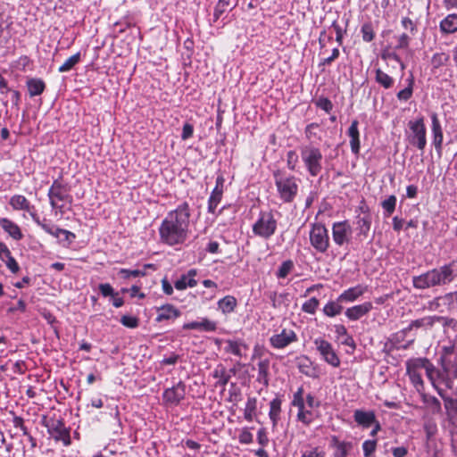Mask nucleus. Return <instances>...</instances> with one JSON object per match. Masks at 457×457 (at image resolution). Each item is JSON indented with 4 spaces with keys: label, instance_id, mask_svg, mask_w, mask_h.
Segmentation results:
<instances>
[{
    "label": "nucleus",
    "instance_id": "29",
    "mask_svg": "<svg viewBox=\"0 0 457 457\" xmlns=\"http://www.w3.org/2000/svg\"><path fill=\"white\" fill-rule=\"evenodd\" d=\"M196 276L195 270H190L186 274L182 275L180 278H179L175 282V287L178 290H184L187 287H194L197 285V281L195 277Z\"/></svg>",
    "mask_w": 457,
    "mask_h": 457
},
{
    "label": "nucleus",
    "instance_id": "13",
    "mask_svg": "<svg viewBox=\"0 0 457 457\" xmlns=\"http://www.w3.org/2000/svg\"><path fill=\"white\" fill-rule=\"evenodd\" d=\"M297 341L298 337L291 328H283L281 331L272 335L269 339L270 346L278 350L284 349Z\"/></svg>",
    "mask_w": 457,
    "mask_h": 457
},
{
    "label": "nucleus",
    "instance_id": "9",
    "mask_svg": "<svg viewBox=\"0 0 457 457\" xmlns=\"http://www.w3.org/2000/svg\"><path fill=\"white\" fill-rule=\"evenodd\" d=\"M353 228L348 220L332 224V239L337 246L348 245L352 240Z\"/></svg>",
    "mask_w": 457,
    "mask_h": 457
},
{
    "label": "nucleus",
    "instance_id": "10",
    "mask_svg": "<svg viewBox=\"0 0 457 457\" xmlns=\"http://www.w3.org/2000/svg\"><path fill=\"white\" fill-rule=\"evenodd\" d=\"M430 377L428 379L430 381L432 386L436 390L437 394L445 398V393L447 389H451L453 386V383L450 378L445 377L439 369H436L435 365L430 361Z\"/></svg>",
    "mask_w": 457,
    "mask_h": 457
},
{
    "label": "nucleus",
    "instance_id": "15",
    "mask_svg": "<svg viewBox=\"0 0 457 457\" xmlns=\"http://www.w3.org/2000/svg\"><path fill=\"white\" fill-rule=\"evenodd\" d=\"M47 431L49 435L56 441H62L64 445L71 444L70 432L65 428L64 424L61 420H53L47 425Z\"/></svg>",
    "mask_w": 457,
    "mask_h": 457
},
{
    "label": "nucleus",
    "instance_id": "49",
    "mask_svg": "<svg viewBox=\"0 0 457 457\" xmlns=\"http://www.w3.org/2000/svg\"><path fill=\"white\" fill-rule=\"evenodd\" d=\"M396 205V197L395 195H390L386 200L381 203V206L384 211L386 212V215H391L395 210Z\"/></svg>",
    "mask_w": 457,
    "mask_h": 457
},
{
    "label": "nucleus",
    "instance_id": "19",
    "mask_svg": "<svg viewBox=\"0 0 457 457\" xmlns=\"http://www.w3.org/2000/svg\"><path fill=\"white\" fill-rule=\"evenodd\" d=\"M431 132L433 136V145L436 152L440 154L443 148L444 135L441 123L436 112L431 114Z\"/></svg>",
    "mask_w": 457,
    "mask_h": 457
},
{
    "label": "nucleus",
    "instance_id": "11",
    "mask_svg": "<svg viewBox=\"0 0 457 457\" xmlns=\"http://www.w3.org/2000/svg\"><path fill=\"white\" fill-rule=\"evenodd\" d=\"M313 343L324 361L334 368L340 366V359L328 341L319 337Z\"/></svg>",
    "mask_w": 457,
    "mask_h": 457
},
{
    "label": "nucleus",
    "instance_id": "27",
    "mask_svg": "<svg viewBox=\"0 0 457 457\" xmlns=\"http://www.w3.org/2000/svg\"><path fill=\"white\" fill-rule=\"evenodd\" d=\"M353 418L355 422L363 428H369L376 422V416L372 411L355 410Z\"/></svg>",
    "mask_w": 457,
    "mask_h": 457
},
{
    "label": "nucleus",
    "instance_id": "48",
    "mask_svg": "<svg viewBox=\"0 0 457 457\" xmlns=\"http://www.w3.org/2000/svg\"><path fill=\"white\" fill-rule=\"evenodd\" d=\"M361 32L362 39L365 42H370L375 37V33L373 30L372 24L370 22L364 23L361 26Z\"/></svg>",
    "mask_w": 457,
    "mask_h": 457
},
{
    "label": "nucleus",
    "instance_id": "41",
    "mask_svg": "<svg viewBox=\"0 0 457 457\" xmlns=\"http://www.w3.org/2000/svg\"><path fill=\"white\" fill-rule=\"evenodd\" d=\"M297 409H298L297 420H299L300 422H302L305 425H309L313 421V420H314L313 413L312 411H310L306 408L305 403H303V405L302 407H298Z\"/></svg>",
    "mask_w": 457,
    "mask_h": 457
},
{
    "label": "nucleus",
    "instance_id": "28",
    "mask_svg": "<svg viewBox=\"0 0 457 457\" xmlns=\"http://www.w3.org/2000/svg\"><path fill=\"white\" fill-rule=\"evenodd\" d=\"M1 228L14 240H21L22 238V233L19 226L7 218L0 219Z\"/></svg>",
    "mask_w": 457,
    "mask_h": 457
},
{
    "label": "nucleus",
    "instance_id": "43",
    "mask_svg": "<svg viewBox=\"0 0 457 457\" xmlns=\"http://www.w3.org/2000/svg\"><path fill=\"white\" fill-rule=\"evenodd\" d=\"M340 302L330 301L323 307V312L328 317H335L341 313L343 307L339 304Z\"/></svg>",
    "mask_w": 457,
    "mask_h": 457
},
{
    "label": "nucleus",
    "instance_id": "40",
    "mask_svg": "<svg viewBox=\"0 0 457 457\" xmlns=\"http://www.w3.org/2000/svg\"><path fill=\"white\" fill-rule=\"evenodd\" d=\"M81 61V54L79 52L69 57L58 69L61 73L68 72L72 70Z\"/></svg>",
    "mask_w": 457,
    "mask_h": 457
},
{
    "label": "nucleus",
    "instance_id": "62",
    "mask_svg": "<svg viewBox=\"0 0 457 457\" xmlns=\"http://www.w3.org/2000/svg\"><path fill=\"white\" fill-rule=\"evenodd\" d=\"M4 262H5L7 268L12 272V273H16L18 272L19 270V265L17 263V262L15 261V259L12 256V253L4 260Z\"/></svg>",
    "mask_w": 457,
    "mask_h": 457
},
{
    "label": "nucleus",
    "instance_id": "56",
    "mask_svg": "<svg viewBox=\"0 0 457 457\" xmlns=\"http://www.w3.org/2000/svg\"><path fill=\"white\" fill-rule=\"evenodd\" d=\"M317 107L324 110L326 112H330L333 109L332 102L327 97H320L315 102Z\"/></svg>",
    "mask_w": 457,
    "mask_h": 457
},
{
    "label": "nucleus",
    "instance_id": "64",
    "mask_svg": "<svg viewBox=\"0 0 457 457\" xmlns=\"http://www.w3.org/2000/svg\"><path fill=\"white\" fill-rule=\"evenodd\" d=\"M193 133H194V127H193V125H191L190 123L187 122V123H185L183 125L181 138L183 140H187V139L190 138L193 136Z\"/></svg>",
    "mask_w": 457,
    "mask_h": 457
},
{
    "label": "nucleus",
    "instance_id": "1",
    "mask_svg": "<svg viewBox=\"0 0 457 457\" xmlns=\"http://www.w3.org/2000/svg\"><path fill=\"white\" fill-rule=\"evenodd\" d=\"M190 211L187 203L170 212L159 227L160 241L169 246L183 245L188 237Z\"/></svg>",
    "mask_w": 457,
    "mask_h": 457
},
{
    "label": "nucleus",
    "instance_id": "46",
    "mask_svg": "<svg viewBox=\"0 0 457 457\" xmlns=\"http://www.w3.org/2000/svg\"><path fill=\"white\" fill-rule=\"evenodd\" d=\"M294 269V262L291 260H287L279 266L276 276L278 278H285Z\"/></svg>",
    "mask_w": 457,
    "mask_h": 457
},
{
    "label": "nucleus",
    "instance_id": "63",
    "mask_svg": "<svg viewBox=\"0 0 457 457\" xmlns=\"http://www.w3.org/2000/svg\"><path fill=\"white\" fill-rule=\"evenodd\" d=\"M301 457H325V452L318 447L305 451Z\"/></svg>",
    "mask_w": 457,
    "mask_h": 457
},
{
    "label": "nucleus",
    "instance_id": "26",
    "mask_svg": "<svg viewBox=\"0 0 457 457\" xmlns=\"http://www.w3.org/2000/svg\"><path fill=\"white\" fill-rule=\"evenodd\" d=\"M442 34H453L457 32V13L446 15L439 23Z\"/></svg>",
    "mask_w": 457,
    "mask_h": 457
},
{
    "label": "nucleus",
    "instance_id": "5",
    "mask_svg": "<svg viewBox=\"0 0 457 457\" xmlns=\"http://www.w3.org/2000/svg\"><path fill=\"white\" fill-rule=\"evenodd\" d=\"M300 155L308 173L317 177L322 170L323 155L320 149L312 145H303Z\"/></svg>",
    "mask_w": 457,
    "mask_h": 457
},
{
    "label": "nucleus",
    "instance_id": "4",
    "mask_svg": "<svg viewBox=\"0 0 457 457\" xmlns=\"http://www.w3.org/2000/svg\"><path fill=\"white\" fill-rule=\"evenodd\" d=\"M405 366L406 374L411 383L418 392L423 391L424 381L422 378V370L425 371L427 378L430 377V361L425 357L411 358L406 361Z\"/></svg>",
    "mask_w": 457,
    "mask_h": 457
},
{
    "label": "nucleus",
    "instance_id": "50",
    "mask_svg": "<svg viewBox=\"0 0 457 457\" xmlns=\"http://www.w3.org/2000/svg\"><path fill=\"white\" fill-rule=\"evenodd\" d=\"M377 449V440H365L362 444V451L364 457H370Z\"/></svg>",
    "mask_w": 457,
    "mask_h": 457
},
{
    "label": "nucleus",
    "instance_id": "39",
    "mask_svg": "<svg viewBox=\"0 0 457 457\" xmlns=\"http://www.w3.org/2000/svg\"><path fill=\"white\" fill-rule=\"evenodd\" d=\"M439 370L445 375V377L450 378L451 381L454 383V380L457 378V368L454 364L445 361L444 358H441V369Z\"/></svg>",
    "mask_w": 457,
    "mask_h": 457
},
{
    "label": "nucleus",
    "instance_id": "55",
    "mask_svg": "<svg viewBox=\"0 0 457 457\" xmlns=\"http://www.w3.org/2000/svg\"><path fill=\"white\" fill-rule=\"evenodd\" d=\"M33 220L39 226L41 227L47 234H49L52 229V228L54 227V224H52L51 222H47L46 219H44L43 220H41L39 219V217L34 213V212H31L30 213Z\"/></svg>",
    "mask_w": 457,
    "mask_h": 457
},
{
    "label": "nucleus",
    "instance_id": "51",
    "mask_svg": "<svg viewBox=\"0 0 457 457\" xmlns=\"http://www.w3.org/2000/svg\"><path fill=\"white\" fill-rule=\"evenodd\" d=\"M119 274L122 278L129 279L130 278H138L145 275V272L142 270H127L121 269L119 271Z\"/></svg>",
    "mask_w": 457,
    "mask_h": 457
},
{
    "label": "nucleus",
    "instance_id": "6",
    "mask_svg": "<svg viewBox=\"0 0 457 457\" xmlns=\"http://www.w3.org/2000/svg\"><path fill=\"white\" fill-rule=\"evenodd\" d=\"M278 220L271 211L261 212L252 226L254 236L262 239L270 238L277 231Z\"/></svg>",
    "mask_w": 457,
    "mask_h": 457
},
{
    "label": "nucleus",
    "instance_id": "12",
    "mask_svg": "<svg viewBox=\"0 0 457 457\" xmlns=\"http://www.w3.org/2000/svg\"><path fill=\"white\" fill-rule=\"evenodd\" d=\"M50 204L53 209H61L62 206L58 204L59 202L71 201V196L69 195L68 187L58 179H55L47 194Z\"/></svg>",
    "mask_w": 457,
    "mask_h": 457
},
{
    "label": "nucleus",
    "instance_id": "59",
    "mask_svg": "<svg viewBox=\"0 0 457 457\" xmlns=\"http://www.w3.org/2000/svg\"><path fill=\"white\" fill-rule=\"evenodd\" d=\"M238 440L241 444H244V445L251 444L253 442V435L248 430V428H245L241 430V432L238 436Z\"/></svg>",
    "mask_w": 457,
    "mask_h": 457
},
{
    "label": "nucleus",
    "instance_id": "25",
    "mask_svg": "<svg viewBox=\"0 0 457 457\" xmlns=\"http://www.w3.org/2000/svg\"><path fill=\"white\" fill-rule=\"evenodd\" d=\"M358 125V120H353L347 130V135L350 137L351 150L354 154H358L360 153L361 148L360 132Z\"/></svg>",
    "mask_w": 457,
    "mask_h": 457
},
{
    "label": "nucleus",
    "instance_id": "37",
    "mask_svg": "<svg viewBox=\"0 0 457 457\" xmlns=\"http://www.w3.org/2000/svg\"><path fill=\"white\" fill-rule=\"evenodd\" d=\"M375 80L386 89L392 87L394 85V79L384 72L381 69H377L375 71Z\"/></svg>",
    "mask_w": 457,
    "mask_h": 457
},
{
    "label": "nucleus",
    "instance_id": "52",
    "mask_svg": "<svg viewBox=\"0 0 457 457\" xmlns=\"http://www.w3.org/2000/svg\"><path fill=\"white\" fill-rule=\"evenodd\" d=\"M224 0L218 1L213 12V21L216 22L223 13H225L228 9H232L233 7H229L228 5L224 4Z\"/></svg>",
    "mask_w": 457,
    "mask_h": 457
},
{
    "label": "nucleus",
    "instance_id": "34",
    "mask_svg": "<svg viewBox=\"0 0 457 457\" xmlns=\"http://www.w3.org/2000/svg\"><path fill=\"white\" fill-rule=\"evenodd\" d=\"M335 332L338 339L345 345L355 347L353 338L348 334L346 328L344 325L338 324L335 326Z\"/></svg>",
    "mask_w": 457,
    "mask_h": 457
},
{
    "label": "nucleus",
    "instance_id": "35",
    "mask_svg": "<svg viewBox=\"0 0 457 457\" xmlns=\"http://www.w3.org/2000/svg\"><path fill=\"white\" fill-rule=\"evenodd\" d=\"M28 90L31 97L41 95L45 88L46 84L40 79H30L27 82Z\"/></svg>",
    "mask_w": 457,
    "mask_h": 457
},
{
    "label": "nucleus",
    "instance_id": "44",
    "mask_svg": "<svg viewBox=\"0 0 457 457\" xmlns=\"http://www.w3.org/2000/svg\"><path fill=\"white\" fill-rule=\"evenodd\" d=\"M450 56L445 52H439L433 54L431 64L434 69H438L449 62Z\"/></svg>",
    "mask_w": 457,
    "mask_h": 457
},
{
    "label": "nucleus",
    "instance_id": "32",
    "mask_svg": "<svg viewBox=\"0 0 457 457\" xmlns=\"http://www.w3.org/2000/svg\"><path fill=\"white\" fill-rule=\"evenodd\" d=\"M258 376L257 381L262 383L265 386L269 385V370H270V360H261L258 364Z\"/></svg>",
    "mask_w": 457,
    "mask_h": 457
},
{
    "label": "nucleus",
    "instance_id": "45",
    "mask_svg": "<svg viewBox=\"0 0 457 457\" xmlns=\"http://www.w3.org/2000/svg\"><path fill=\"white\" fill-rule=\"evenodd\" d=\"M443 399L445 402V408L446 410L448 416H450L451 418H455L457 416V400L451 397H447L446 393H445V398Z\"/></svg>",
    "mask_w": 457,
    "mask_h": 457
},
{
    "label": "nucleus",
    "instance_id": "16",
    "mask_svg": "<svg viewBox=\"0 0 457 457\" xmlns=\"http://www.w3.org/2000/svg\"><path fill=\"white\" fill-rule=\"evenodd\" d=\"M443 318L438 316H426L415 320H412L409 326L401 331H399L398 337L406 336L411 333L413 329L423 328L429 329L431 328L436 321H440Z\"/></svg>",
    "mask_w": 457,
    "mask_h": 457
},
{
    "label": "nucleus",
    "instance_id": "36",
    "mask_svg": "<svg viewBox=\"0 0 457 457\" xmlns=\"http://www.w3.org/2000/svg\"><path fill=\"white\" fill-rule=\"evenodd\" d=\"M281 412V400L279 398H274L270 403L269 417L272 421L273 426H276Z\"/></svg>",
    "mask_w": 457,
    "mask_h": 457
},
{
    "label": "nucleus",
    "instance_id": "31",
    "mask_svg": "<svg viewBox=\"0 0 457 457\" xmlns=\"http://www.w3.org/2000/svg\"><path fill=\"white\" fill-rule=\"evenodd\" d=\"M180 315V312L170 304H166L159 308L156 320L158 321L173 320Z\"/></svg>",
    "mask_w": 457,
    "mask_h": 457
},
{
    "label": "nucleus",
    "instance_id": "14",
    "mask_svg": "<svg viewBox=\"0 0 457 457\" xmlns=\"http://www.w3.org/2000/svg\"><path fill=\"white\" fill-rule=\"evenodd\" d=\"M186 395V386L179 381L177 385L167 388L162 394L163 401L171 405H178Z\"/></svg>",
    "mask_w": 457,
    "mask_h": 457
},
{
    "label": "nucleus",
    "instance_id": "18",
    "mask_svg": "<svg viewBox=\"0 0 457 457\" xmlns=\"http://www.w3.org/2000/svg\"><path fill=\"white\" fill-rule=\"evenodd\" d=\"M225 179L220 175L216 179V185L208 200V212L214 213L218 204L220 203L223 195Z\"/></svg>",
    "mask_w": 457,
    "mask_h": 457
},
{
    "label": "nucleus",
    "instance_id": "57",
    "mask_svg": "<svg viewBox=\"0 0 457 457\" xmlns=\"http://www.w3.org/2000/svg\"><path fill=\"white\" fill-rule=\"evenodd\" d=\"M298 162V155L295 151L290 150L287 154V163L290 170H295Z\"/></svg>",
    "mask_w": 457,
    "mask_h": 457
},
{
    "label": "nucleus",
    "instance_id": "54",
    "mask_svg": "<svg viewBox=\"0 0 457 457\" xmlns=\"http://www.w3.org/2000/svg\"><path fill=\"white\" fill-rule=\"evenodd\" d=\"M120 323L127 328H136L139 325V320L135 316H129V315H123L120 318Z\"/></svg>",
    "mask_w": 457,
    "mask_h": 457
},
{
    "label": "nucleus",
    "instance_id": "20",
    "mask_svg": "<svg viewBox=\"0 0 457 457\" xmlns=\"http://www.w3.org/2000/svg\"><path fill=\"white\" fill-rule=\"evenodd\" d=\"M236 374L235 369H230L227 370V369L222 365H217L212 372V376L217 379L214 386L215 387H221L222 390L225 389L226 385L228 383L232 375Z\"/></svg>",
    "mask_w": 457,
    "mask_h": 457
},
{
    "label": "nucleus",
    "instance_id": "22",
    "mask_svg": "<svg viewBox=\"0 0 457 457\" xmlns=\"http://www.w3.org/2000/svg\"><path fill=\"white\" fill-rule=\"evenodd\" d=\"M373 308L370 302H365L361 304L347 308L345 314L350 320H358L368 314Z\"/></svg>",
    "mask_w": 457,
    "mask_h": 457
},
{
    "label": "nucleus",
    "instance_id": "8",
    "mask_svg": "<svg viewBox=\"0 0 457 457\" xmlns=\"http://www.w3.org/2000/svg\"><path fill=\"white\" fill-rule=\"evenodd\" d=\"M311 245L320 253H326L330 245L328 231L320 222L312 223L309 232Z\"/></svg>",
    "mask_w": 457,
    "mask_h": 457
},
{
    "label": "nucleus",
    "instance_id": "30",
    "mask_svg": "<svg viewBox=\"0 0 457 457\" xmlns=\"http://www.w3.org/2000/svg\"><path fill=\"white\" fill-rule=\"evenodd\" d=\"M10 205L12 207L15 211H27L29 212H32L31 209L33 206H31L29 200L21 195H14L10 198L9 201Z\"/></svg>",
    "mask_w": 457,
    "mask_h": 457
},
{
    "label": "nucleus",
    "instance_id": "60",
    "mask_svg": "<svg viewBox=\"0 0 457 457\" xmlns=\"http://www.w3.org/2000/svg\"><path fill=\"white\" fill-rule=\"evenodd\" d=\"M257 441L262 447L266 446L269 444V437L267 431L264 428H261L257 433Z\"/></svg>",
    "mask_w": 457,
    "mask_h": 457
},
{
    "label": "nucleus",
    "instance_id": "7",
    "mask_svg": "<svg viewBox=\"0 0 457 457\" xmlns=\"http://www.w3.org/2000/svg\"><path fill=\"white\" fill-rule=\"evenodd\" d=\"M410 132L407 135L409 143L420 151L427 145V129L422 116L408 122Z\"/></svg>",
    "mask_w": 457,
    "mask_h": 457
},
{
    "label": "nucleus",
    "instance_id": "21",
    "mask_svg": "<svg viewBox=\"0 0 457 457\" xmlns=\"http://www.w3.org/2000/svg\"><path fill=\"white\" fill-rule=\"evenodd\" d=\"M216 328V322L208 318H201L199 320L187 322L183 325V329H194L200 332H213Z\"/></svg>",
    "mask_w": 457,
    "mask_h": 457
},
{
    "label": "nucleus",
    "instance_id": "42",
    "mask_svg": "<svg viewBox=\"0 0 457 457\" xmlns=\"http://www.w3.org/2000/svg\"><path fill=\"white\" fill-rule=\"evenodd\" d=\"M299 370L307 377L316 378L319 377L318 370L312 366L309 359H305L303 362L299 364Z\"/></svg>",
    "mask_w": 457,
    "mask_h": 457
},
{
    "label": "nucleus",
    "instance_id": "61",
    "mask_svg": "<svg viewBox=\"0 0 457 457\" xmlns=\"http://www.w3.org/2000/svg\"><path fill=\"white\" fill-rule=\"evenodd\" d=\"M349 444L345 442H339L337 445V452L335 453V457H347V446Z\"/></svg>",
    "mask_w": 457,
    "mask_h": 457
},
{
    "label": "nucleus",
    "instance_id": "24",
    "mask_svg": "<svg viewBox=\"0 0 457 457\" xmlns=\"http://www.w3.org/2000/svg\"><path fill=\"white\" fill-rule=\"evenodd\" d=\"M356 225L358 230L357 238H359L360 241L366 239L371 227L370 214L367 212L363 216H357Z\"/></svg>",
    "mask_w": 457,
    "mask_h": 457
},
{
    "label": "nucleus",
    "instance_id": "2",
    "mask_svg": "<svg viewBox=\"0 0 457 457\" xmlns=\"http://www.w3.org/2000/svg\"><path fill=\"white\" fill-rule=\"evenodd\" d=\"M457 278V259L428 270L412 278V285L417 289H427L436 286H445Z\"/></svg>",
    "mask_w": 457,
    "mask_h": 457
},
{
    "label": "nucleus",
    "instance_id": "23",
    "mask_svg": "<svg viewBox=\"0 0 457 457\" xmlns=\"http://www.w3.org/2000/svg\"><path fill=\"white\" fill-rule=\"evenodd\" d=\"M367 291V287L357 285L345 290L338 297L337 302L353 303L361 297Z\"/></svg>",
    "mask_w": 457,
    "mask_h": 457
},
{
    "label": "nucleus",
    "instance_id": "38",
    "mask_svg": "<svg viewBox=\"0 0 457 457\" xmlns=\"http://www.w3.org/2000/svg\"><path fill=\"white\" fill-rule=\"evenodd\" d=\"M256 410L257 399L255 397H248L244 410L245 419L249 422L253 421L256 414Z\"/></svg>",
    "mask_w": 457,
    "mask_h": 457
},
{
    "label": "nucleus",
    "instance_id": "47",
    "mask_svg": "<svg viewBox=\"0 0 457 457\" xmlns=\"http://www.w3.org/2000/svg\"><path fill=\"white\" fill-rule=\"evenodd\" d=\"M320 305V302L316 297H312L303 303L302 310L303 312L314 314Z\"/></svg>",
    "mask_w": 457,
    "mask_h": 457
},
{
    "label": "nucleus",
    "instance_id": "58",
    "mask_svg": "<svg viewBox=\"0 0 457 457\" xmlns=\"http://www.w3.org/2000/svg\"><path fill=\"white\" fill-rule=\"evenodd\" d=\"M304 399H303V387L300 386L297 391L294 394L292 404L295 407H302L303 405Z\"/></svg>",
    "mask_w": 457,
    "mask_h": 457
},
{
    "label": "nucleus",
    "instance_id": "33",
    "mask_svg": "<svg viewBox=\"0 0 457 457\" xmlns=\"http://www.w3.org/2000/svg\"><path fill=\"white\" fill-rule=\"evenodd\" d=\"M237 302V299L232 295H226L218 301V308L224 314L231 313L235 311Z\"/></svg>",
    "mask_w": 457,
    "mask_h": 457
},
{
    "label": "nucleus",
    "instance_id": "3",
    "mask_svg": "<svg viewBox=\"0 0 457 457\" xmlns=\"http://www.w3.org/2000/svg\"><path fill=\"white\" fill-rule=\"evenodd\" d=\"M273 179L279 199L286 204L292 203L298 193L299 179L281 170L273 171Z\"/></svg>",
    "mask_w": 457,
    "mask_h": 457
},
{
    "label": "nucleus",
    "instance_id": "53",
    "mask_svg": "<svg viewBox=\"0 0 457 457\" xmlns=\"http://www.w3.org/2000/svg\"><path fill=\"white\" fill-rule=\"evenodd\" d=\"M412 86H413V79H409V84H408V87L400 90L398 93H397V98L400 100V101H407L409 100L411 96H412Z\"/></svg>",
    "mask_w": 457,
    "mask_h": 457
},
{
    "label": "nucleus",
    "instance_id": "17",
    "mask_svg": "<svg viewBox=\"0 0 457 457\" xmlns=\"http://www.w3.org/2000/svg\"><path fill=\"white\" fill-rule=\"evenodd\" d=\"M224 352L227 353L233 354L239 359L245 358L247 356V352L249 350V345L240 338L237 339H226L224 340Z\"/></svg>",
    "mask_w": 457,
    "mask_h": 457
}]
</instances>
